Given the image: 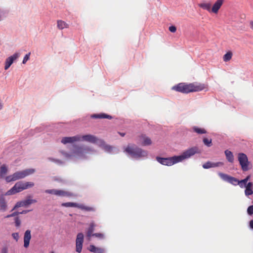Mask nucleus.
<instances>
[{
    "label": "nucleus",
    "mask_w": 253,
    "mask_h": 253,
    "mask_svg": "<svg viewBox=\"0 0 253 253\" xmlns=\"http://www.w3.org/2000/svg\"><path fill=\"white\" fill-rule=\"evenodd\" d=\"M198 148L197 147H191L184 151L180 155L174 156L171 157L162 158L157 157L156 160L161 164L165 166H171L175 164L182 162L185 159L190 158L198 153Z\"/></svg>",
    "instance_id": "obj_1"
},
{
    "label": "nucleus",
    "mask_w": 253,
    "mask_h": 253,
    "mask_svg": "<svg viewBox=\"0 0 253 253\" xmlns=\"http://www.w3.org/2000/svg\"><path fill=\"white\" fill-rule=\"evenodd\" d=\"M204 84L193 83L186 84L184 83H179L172 87V89L183 93H188L191 92L201 91L205 88Z\"/></svg>",
    "instance_id": "obj_2"
},
{
    "label": "nucleus",
    "mask_w": 253,
    "mask_h": 253,
    "mask_svg": "<svg viewBox=\"0 0 253 253\" xmlns=\"http://www.w3.org/2000/svg\"><path fill=\"white\" fill-rule=\"evenodd\" d=\"M125 152L134 158L145 157L148 154L147 151L132 144L128 145L125 148Z\"/></svg>",
    "instance_id": "obj_3"
},
{
    "label": "nucleus",
    "mask_w": 253,
    "mask_h": 253,
    "mask_svg": "<svg viewBox=\"0 0 253 253\" xmlns=\"http://www.w3.org/2000/svg\"><path fill=\"white\" fill-rule=\"evenodd\" d=\"M35 171L33 169H26L22 171H18L13 174L5 177V180L7 182L16 181L18 179L25 178L28 175L33 174Z\"/></svg>",
    "instance_id": "obj_4"
},
{
    "label": "nucleus",
    "mask_w": 253,
    "mask_h": 253,
    "mask_svg": "<svg viewBox=\"0 0 253 253\" xmlns=\"http://www.w3.org/2000/svg\"><path fill=\"white\" fill-rule=\"evenodd\" d=\"M238 161L243 171H247L249 169V162L247 155L243 153L238 154Z\"/></svg>",
    "instance_id": "obj_5"
},
{
    "label": "nucleus",
    "mask_w": 253,
    "mask_h": 253,
    "mask_svg": "<svg viewBox=\"0 0 253 253\" xmlns=\"http://www.w3.org/2000/svg\"><path fill=\"white\" fill-rule=\"evenodd\" d=\"M91 151L92 149L88 147L81 146L77 148V149L74 152V156L79 157H84L86 154L89 153Z\"/></svg>",
    "instance_id": "obj_6"
},
{
    "label": "nucleus",
    "mask_w": 253,
    "mask_h": 253,
    "mask_svg": "<svg viewBox=\"0 0 253 253\" xmlns=\"http://www.w3.org/2000/svg\"><path fill=\"white\" fill-rule=\"evenodd\" d=\"M218 175L224 181H227L229 183L233 184L234 185H237L238 184V181L237 178L228 175L226 174L223 173L221 172L218 173Z\"/></svg>",
    "instance_id": "obj_7"
},
{
    "label": "nucleus",
    "mask_w": 253,
    "mask_h": 253,
    "mask_svg": "<svg viewBox=\"0 0 253 253\" xmlns=\"http://www.w3.org/2000/svg\"><path fill=\"white\" fill-rule=\"evenodd\" d=\"M23 190L21 185V182H18L15 184L14 186L12 187L6 192V195H11L15 194L17 193L22 191Z\"/></svg>",
    "instance_id": "obj_8"
},
{
    "label": "nucleus",
    "mask_w": 253,
    "mask_h": 253,
    "mask_svg": "<svg viewBox=\"0 0 253 253\" xmlns=\"http://www.w3.org/2000/svg\"><path fill=\"white\" fill-rule=\"evenodd\" d=\"M81 141V135H77L72 137H64L61 140V142L66 144L67 143H72L75 142Z\"/></svg>",
    "instance_id": "obj_9"
},
{
    "label": "nucleus",
    "mask_w": 253,
    "mask_h": 253,
    "mask_svg": "<svg viewBox=\"0 0 253 253\" xmlns=\"http://www.w3.org/2000/svg\"><path fill=\"white\" fill-rule=\"evenodd\" d=\"M84 242V234L82 233H78L76 239V252L80 253L82 252L83 243Z\"/></svg>",
    "instance_id": "obj_10"
},
{
    "label": "nucleus",
    "mask_w": 253,
    "mask_h": 253,
    "mask_svg": "<svg viewBox=\"0 0 253 253\" xmlns=\"http://www.w3.org/2000/svg\"><path fill=\"white\" fill-rule=\"evenodd\" d=\"M36 200L28 199L25 200L17 202L14 207L12 211L21 207H26L32 203H36Z\"/></svg>",
    "instance_id": "obj_11"
},
{
    "label": "nucleus",
    "mask_w": 253,
    "mask_h": 253,
    "mask_svg": "<svg viewBox=\"0 0 253 253\" xmlns=\"http://www.w3.org/2000/svg\"><path fill=\"white\" fill-rule=\"evenodd\" d=\"M19 56V54L15 53L13 55L8 57L5 60L4 69L7 70L13 63L14 61L18 58Z\"/></svg>",
    "instance_id": "obj_12"
},
{
    "label": "nucleus",
    "mask_w": 253,
    "mask_h": 253,
    "mask_svg": "<svg viewBox=\"0 0 253 253\" xmlns=\"http://www.w3.org/2000/svg\"><path fill=\"white\" fill-rule=\"evenodd\" d=\"M139 141L143 146L150 145L152 143L151 139L144 134L139 136Z\"/></svg>",
    "instance_id": "obj_13"
},
{
    "label": "nucleus",
    "mask_w": 253,
    "mask_h": 253,
    "mask_svg": "<svg viewBox=\"0 0 253 253\" xmlns=\"http://www.w3.org/2000/svg\"><path fill=\"white\" fill-rule=\"evenodd\" d=\"M97 137L93 135L87 134L81 136V141H85L95 143L97 142Z\"/></svg>",
    "instance_id": "obj_14"
},
{
    "label": "nucleus",
    "mask_w": 253,
    "mask_h": 253,
    "mask_svg": "<svg viewBox=\"0 0 253 253\" xmlns=\"http://www.w3.org/2000/svg\"><path fill=\"white\" fill-rule=\"evenodd\" d=\"M31 239V231L27 230L25 231L24 236V246L25 248H27L29 247Z\"/></svg>",
    "instance_id": "obj_15"
},
{
    "label": "nucleus",
    "mask_w": 253,
    "mask_h": 253,
    "mask_svg": "<svg viewBox=\"0 0 253 253\" xmlns=\"http://www.w3.org/2000/svg\"><path fill=\"white\" fill-rule=\"evenodd\" d=\"M224 0H217L214 3L211 11L214 13H217L223 4Z\"/></svg>",
    "instance_id": "obj_16"
},
{
    "label": "nucleus",
    "mask_w": 253,
    "mask_h": 253,
    "mask_svg": "<svg viewBox=\"0 0 253 253\" xmlns=\"http://www.w3.org/2000/svg\"><path fill=\"white\" fill-rule=\"evenodd\" d=\"M55 195L61 197H70L73 196L74 194L72 192L69 191L56 189Z\"/></svg>",
    "instance_id": "obj_17"
},
{
    "label": "nucleus",
    "mask_w": 253,
    "mask_h": 253,
    "mask_svg": "<svg viewBox=\"0 0 253 253\" xmlns=\"http://www.w3.org/2000/svg\"><path fill=\"white\" fill-rule=\"evenodd\" d=\"M222 165H223V163L222 162L212 163L211 162H207L203 165V167L204 169H207Z\"/></svg>",
    "instance_id": "obj_18"
},
{
    "label": "nucleus",
    "mask_w": 253,
    "mask_h": 253,
    "mask_svg": "<svg viewBox=\"0 0 253 253\" xmlns=\"http://www.w3.org/2000/svg\"><path fill=\"white\" fill-rule=\"evenodd\" d=\"M88 250L94 253H105V249L101 248H97L93 245L89 246Z\"/></svg>",
    "instance_id": "obj_19"
},
{
    "label": "nucleus",
    "mask_w": 253,
    "mask_h": 253,
    "mask_svg": "<svg viewBox=\"0 0 253 253\" xmlns=\"http://www.w3.org/2000/svg\"><path fill=\"white\" fill-rule=\"evenodd\" d=\"M245 188L246 189L245 190V194L246 196H249L253 194V184L252 182H250L248 183Z\"/></svg>",
    "instance_id": "obj_20"
},
{
    "label": "nucleus",
    "mask_w": 253,
    "mask_h": 253,
    "mask_svg": "<svg viewBox=\"0 0 253 253\" xmlns=\"http://www.w3.org/2000/svg\"><path fill=\"white\" fill-rule=\"evenodd\" d=\"M91 118L93 119H108L109 120L112 119V117L111 116L104 113L93 114L91 116Z\"/></svg>",
    "instance_id": "obj_21"
},
{
    "label": "nucleus",
    "mask_w": 253,
    "mask_h": 253,
    "mask_svg": "<svg viewBox=\"0 0 253 253\" xmlns=\"http://www.w3.org/2000/svg\"><path fill=\"white\" fill-rule=\"evenodd\" d=\"M224 153L227 161L230 163H233L234 159L232 152L228 150H226Z\"/></svg>",
    "instance_id": "obj_22"
},
{
    "label": "nucleus",
    "mask_w": 253,
    "mask_h": 253,
    "mask_svg": "<svg viewBox=\"0 0 253 253\" xmlns=\"http://www.w3.org/2000/svg\"><path fill=\"white\" fill-rule=\"evenodd\" d=\"M95 226V224L94 222H91L89 224V227L87 231V237L89 239L91 236H92L93 232L94 230V227Z\"/></svg>",
    "instance_id": "obj_23"
},
{
    "label": "nucleus",
    "mask_w": 253,
    "mask_h": 253,
    "mask_svg": "<svg viewBox=\"0 0 253 253\" xmlns=\"http://www.w3.org/2000/svg\"><path fill=\"white\" fill-rule=\"evenodd\" d=\"M57 28L60 30H62L64 28H68L69 27L68 24L65 21L61 20H57Z\"/></svg>",
    "instance_id": "obj_24"
},
{
    "label": "nucleus",
    "mask_w": 253,
    "mask_h": 253,
    "mask_svg": "<svg viewBox=\"0 0 253 253\" xmlns=\"http://www.w3.org/2000/svg\"><path fill=\"white\" fill-rule=\"evenodd\" d=\"M199 6L203 9L207 10L208 11L211 10V4L210 3L203 2L198 4Z\"/></svg>",
    "instance_id": "obj_25"
},
{
    "label": "nucleus",
    "mask_w": 253,
    "mask_h": 253,
    "mask_svg": "<svg viewBox=\"0 0 253 253\" xmlns=\"http://www.w3.org/2000/svg\"><path fill=\"white\" fill-rule=\"evenodd\" d=\"M7 205L3 197L0 198V210L5 211L6 210Z\"/></svg>",
    "instance_id": "obj_26"
},
{
    "label": "nucleus",
    "mask_w": 253,
    "mask_h": 253,
    "mask_svg": "<svg viewBox=\"0 0 253 253\" xmlns=\"http://www.w3.org/2000/svg\"><path fill=\"white\" fill-rule=\"evenodd\" d=\"M8 171L7 167L5 165H2L0 168V177H3Z\"/></svg>",
    "instance_id": "obj_27"
},
{
    "label": "nucleus",
    "mask_w": 253,
    "mask_h": 253,
    "mask_svg": "<svg viewBox=\"0 0 253 253\" xmlns=\"http://www.w3.org/2000/svg\"><path fill=\"white\" fill-rule=\"evenodd\" d=\"M78 208L82 210H84L88 211H95L94 208L91 207L85 206L83 205L78 204Z\"/></svg>",
    "instance_id": "obj_28"
},
{
    "label": "nucleus",
    "mask_w": 253,
    "mask_h": 253,
    "mask_svg": "<svg viewBox=\"0 0 253 253\" xmlns=\"http://www.w3.org/2000/svg\"><path fill=\"white\" fill-rule=\"evenodd\" d=\"M21 185L23 187V190H25L33 187L35 184L33 182H26L25 183L21 182Z\"/></svg>",
    "instance_id": "obj_29"
},
{
    "label": "nucleus",
    "mask_w": 253,
    "mask_h": 253,
    "mask_svg": "<svg viewBox=\"0 0 253 253\" xmlns=\"http://www.w3.org/2000/svg\"><path fill=\"white\" fill-rule=\"evenodd\" d=\"M233 54L231 51H228L223 55V60L224 62H227L232 58Z\"/></svg>",
    "instance_id": "obj_30"
},
{
    "label": "nucleus",
    "mask_w": 253,
    "mask_h": 253,
    "mask_svg": "<svg viewBox=\"0 0 253 253\" xmlns=\"http://www.w3.org/2000/svg\"><path fill=\"white\" fill-rule=\"evenodd\" d=\"M62 206L65 207H78V204L72 202L63 203L61 204Z\"/></svg>",
    "instance_id": "obj_31"
},
{
    "label": "nucleus",
    "mask_w": 253,
    "mask_h": 253,
    "mask_svg": "<svg viewBox=\"0 0 253 253\" xmlns=\"http://www.w3.org/2000/svg\"><path fill=\"white\" fill-rule=\"evenodd\" d=\"M193 130L198 134H204L207 133L206 130L204 128H200L197 126H194L193 127Z\"/></svg>",
    "instance_id": "obj_32"
},
{
    "label": "nucleus",
    "mask_w": 253,
    "mask_h": 253,
    "mask_svg": "<svg viewBox=\"0 0 253 253\" xmlns=\"http://www.w3.org/2000/svg\"><path fill=\"white\" fill-rule=\"evenodd\" d=\"M203 142L204 144L208 147H210L212 145V140L211 139H209L207 138H204L203 139Z\"/></svg>",
    "instance_id": "obj_33"
},
{
    "label": "nucleus",
    "mask_w": 253,
    "mask_h": 253,
    "mask_svg": "<svg viewBox=\"0 0 253 253\" xmlns=\"http://www.w3.org/2000/svg\"><path fill=\"white\" fill-rule=\"evenodd\" d=\"M248 183H246L243 179L238 181V184L242 188H245Z\"/></svg>",
    "instance_id": "obj_34"
},
{
    "label": "nucleus",
    "mask_w": 253,
    "mask_h": 253,
    "mask_svg": "<svg viewBox=\"0 0 253 253\" xmlns=\"http://www.w3.org/2000/svg\"><path fill=\"white\" fill-rule=\"evenodd\" d=\"M92 236H95L98 238H99L100 239H103L104 238V235L102 233H94L92 234Z\"/></svg>",
    "instance_id": "obj_35"
},
{
    "label": "nucleus",
    "mask_w": 253,
    "mask_h": 253,
    "mask_svg": "<svg viewBox=\"0 0 253 253\" xmlns=\"http://www.w3.org/2000/svg\"><path fill=\"white\" fill-rule=\"evenodd\" d=\"M104 149L106 151H107L108 152H111L113 150V147H112L110 145H106L104 146Z\"/></svg>",
    "instance_id": "obj_36"
},
{
    "label": "nucleus",
    "mask_w": 253,
    "mask_h": 253,
    "mask_svg": "<svg viewBox=\"0 0 253 253\" xmlns=\"http://www.w3.org/2000/svg\"><path fill=\"white\" fill-rule=\"evenodd\" d=\"M247 212L250 215L253 214V205L250 206L248 207L247 209Z\"/></svg>",
    "instance_id": "obj_37"
},
{
    "label": "nucleus",
    "mask_w": 253,
    "mask_h": 253,
    "mask_svg": "<svg viewBox=\"0 0 253 253\" xmlns=\"http://www.w3.org/2000/svg\"><path fill=\"white\" fill-rule=\"evenodd\" d=\"M31 53L29 52V53L26 54V55L24 56L23 60V64H25L27 61L29 59L30 55Z\"/></svg>",
    "instance_id": "obj_38"
},
{
    "label": "nucleus",
    "mask_w": 253,
    "mask_h": 253,
    "mask_svg": "<svg viewBox=\"0 0 253 253\" xmlns=\"http://www.w3.org/2000/svg\"><path fill=\"white\" fill-rule=\"evenodd\" d=\"M15 223L16 227H19L21 224V221L18 217L15 218Z\"/></svg>",
    "instance_id": "obj_39"
},
{
    "label": "nucleus",
    "mask_w": 253,
    "mask_h": 253,
    "mask_svg": "<svg viewBox=\"0 0 253 253\" xmlns=\"http://www.w3.org/2000/svg\"><path fill=\"white\" fill-rule=\"evenodd\" d=\"M46 193L55 195L56 189H48L45 191Z\"/></svg>",
    "instance_id": "obj_40"
},
{
    "label": "nucleus",
    "mask_w": 253,
    "mask_h": 253,
    "mask_svg": "<svg viewBox=\"0 0 253 253\" xmlns=\"http://www.w3.org/2000/svg\"><path fill=\"white\" fill-rule=\"evenodd\" d=\"M169 31L172 33H174L176 31V28L174 26H171L169 28Z\"/></svg>",
    "instance_id": "obj_41"
},
{
    "label": "nucleus",
    "mask_w": 253,
    "mask_h": 253,
    "mask_svg": "<svg viewBox=\"0 0 253 253\" xmlns=\"http://www.w3.org/2000/svg\"><path fill=\"white\" fill-rule=\"evenodd\" d=\"M12 236L13 238L16 240V241H17L19 239V234L17 233H14L12 234Z\"/></svg>",
    "instance_id": "obj_42"
},
{
    "label": "nucleus",
    "mask_w": 253,
    "mask_h": 253,
    "mask_svg": "<svg viewBox=\"0 0 253 253\" xmlns=\"http://www.w3.org/2000/svg\"><path fill=\"white\" fill-rule=\"evenodd\" d=\"M62 154L66 158H69L71 157V155L66 152H62Z\"/></svg>",
    "instance_id": "obj_43"
},
{
    "label": "nucleus",
    "mask_w": 253,
    "mask_h": 253,
    "mask_svg": "<svg viewBox=\"0 0 253 253\" xmlns=\"http://www.w3.org/2000/svg\"><path fill=\"white\" fill-rule=\"evenodd\" d=\"M8 250L6 247H4L1 250V253H7Z\"/></svg>",
    "instance_id": "obj_44"
},
{
    "label": "nucleus",
    "mask_w": 253,
    "mask_h": 253,
    "mask_svg": "<svg viewBox=\"0 0 253 253\" xmlns=\"http://www.w3.org/2000/svg\"><path fill=\"white\" fill-rule=\"evenodd\" d=\"M250 175H248L247 176L246 178L244 179L243 180L246 182L247 183V182L248 181V180L250 179Z\"/></svg>",
    "instance_id": "obj_45"
},
{
    "label": "nucleus",
    "mask_w": 253,
    "mask_h": 253,
    "mask_svg": "<svg viewBox=\"0 0 253 253\" xmlns=\"http://www.w3.org/2000/svg\"><path fill=\"white\" fill-rule=\"evenodd\" d=\"M29 211H28V210H24V211H22L21 212H19V214H26Z\"/></svg>",
    "instance_id": "obj_46"
},
{
    "label": "nucleus",
    "mask_w": 253,
    "mask_h": 253,
    "mask_svg": "<svg viewBox=\"0 0 253 253\" xmlns=\"http://www.w3.org/2000/svg\"><path fill=\"white\" fill-rule=\"evenodd\" d=\"M18 214H19V212H17V211H15L12 213V215L13 217L15 216Z\"/></svg>",
    "instance_id": "obj_47"
},
{
    "label": "nucleus",
    "mask_w": 253,
    "mask_h": 253,
    "mask_svg": "<svg viewBox=\"0 0 253 253\" xmlns=\"http://www.w3.org/2000/svg\"><path fill=\"white\" fill-rule=\"evenodd\" d=\"M250 227L253 229V220H252L250 221Z\"/></svg>",
    "instance_id": "obj_48"
},
{
    "label": "nucleus",
    "mask_w": 253,
    "mask_h": 253,
    "mask_svg": "<svg viewBox=\"0 0 253 253\" xmlns=\"http://www.w3.org/2000/svg\"><path fill=\"white\" fill-rule=\"evenodd\" d=\"M51 160L54 161V162H57L58 163H60V164H61L62 162L60 161V160H55L53 159H50Z\"/></svg>",
    "instance_id": "obj_49"
},
{
    "label": "nucleus",
    "mask_w": 253,
    "mask_h": 253,
    "mask_svg": "<svg viewBox=\"0 0 253 253\" xmlns=\"http://www.w3.org/2000/svg\"><path fill=\"white\" fill-rule=\"evenodd\" d=\"M251 28L253 30V21H252L250 23Z\"/></svg>",
    "instance_id": "obj_50"
},
{
    "label": "nucleus",
    "mask_w": 253,
    "mask_h": 253,
    "mask_svg": "<svg viewBox=\"0 0 253 253\" xmlns=\"http://www.w3.org/2000/svg\"><path fill=\"white\" fill-rule=\"evenodd\" d=\"M119 133L122 137L124 136L126 134L125 133H123V132H119Z\"/></svg>",
    "instance_id": "obj_51"
},
{
    "label": "nucleus",
    "mask_w": 253,
    "mask_h": 253,
    "mask_svg": "<svg viewBox=\"0 0 253 253\" xmlns=\"http://www.w3.org/2000/svg\"><path fill=\"white\" fill-rule=\"evenodd\" d=\"M10 217H13L12 215V213L10 214L7 215L6 216H5V218H9Z\"/></svg>",
    "instance_id": "obj_52"
},
{
    "label": "nucleus",
    "mask_w": 253,
    "mask_h": 253,
    "mask_svg": "<svg viewBox=\"0 0 253 253\" xmlns=\"http://www.w3.org/2000/svg\"><path fill=\"white\" fill-rule=\"evenodd\" d=\"M51 253H54L53 252H51Z\"/></svg>",
    "instance_id": "obj_53"
}]
</instances>
